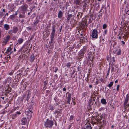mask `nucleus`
Here are the masks:
<instances>
[{
  "label": "nucleus",
  "instance_id": "7c9ffc66",
  "mask_svg": "<svg viewBox=\"0 0 129 129\" xmlns=\"http://www.w3.org/2000/svg\"><path fill=\"white\" fill-rule=\"evenodd\" d=\"M12 89L11 87H8V88L5 90L6 93L8 94L10 92H11V90H12Z\"/></svg>",
  "mask_w": 129,
  "mask_h": 129
},
{
  "label": "nucleus",
  "instance_id": "f03ea898",
  "mask_svg": "<svg viewBox=\"0 0 129 129\" xmlns=\"http://www.w3.org/2000/svg\"><path fill=\"white\" fill-rule=\"evenodd\" d=\"M87 48L86 47H84L83 48L81 49L79 52L78 54V56L77 58L79 60L81 61V58H83L84 57V54L85 53L86 51Z\"/></svg>",
  "mask_w": 129,
  "mask_h": 129
},
{
  "label": "nucleus",
  "instance_id": "6ab92c4d",
  "mask_svg": "<svg viewBox=\"0 0 129 129\" xmlns=\"http://www.w3.org/2000/svg\"><path fill=\"white\" fill-rule=\"evenodd\" d=\"M63 13L61 10L59 11L58 13V17L59 18H61L63 16Z\"/></svg>",
  "mask_w": 129,
  "mask_h": 129
},
{
  "label": "nucleus",
  "instance_id": "e2e57ef3",
  "mask_svg": "<svg viewBox=\"0 0 129 129\" xmlns=\"http://www.w3.org/2000/svg\"><path fill=\"white\" fill-rule=\"evenodd\" d=\"M75 72V71L74 70H73V72L72 73V74H71V77H73L72 75H73L74 73Z\"/></svg>",
  "mask_w": 129,
  "mask_h": 129
},
{
  "label": "nucleus",
  "instance_id": "58836bf2",
  "mask_svg": "<svg viewBox=\"0 0 129 129\" xmlns=\"http://www.w3.org/2000/svg\"><path fill=\"white\" fill-rule=\"evenodd\" d=\"M22 68V67H21V66L20 65V64H18L15 67V70H17L18 69H20Z\"/></svg>",
  "mask_w": 129,
  "mask_h": 129
},
{
  "label": "nucleus",
  "instance_id": "dca6fc26",
  "mask_svg": "<svg viewBox=\"0 0 129 129\" xmlns=\"http://www.w3.org/2000/svg\"><path fill=\"white\" fill-rule=\"evenodd\" d=\"M35 59V56L34 54L32 53L30 56L29 61L30 62L32 63L34 62Z\"/></svg>",
  "mask_w": 129,
  "mask_h": 129
},
{
  "label": "nucleus",
  "instance_id": "2eb2a0df",
  "mask_svg": "<svg viewBox=\"0 0 129 129\" xmlns=\"http://www.w3.org/2000/svg\"><path fill=\"white\" fill-rule=\"evenodd\" d=\"M87 21L86 20L84 21L82 23H81V26L83 28H84L86 27H87L88 26V24H87Z\"/></svg>",
  "mask_w": 129,
  "mask_h": 129
},
{
  "label": "nucleus",
  "instance_id": "9d476101",
  "mask_svg": "<svg viewBox=\"0 0 129 129\" xmlns=\"http://www.w3.org/2000/svg\"><path fill=\"white\" fill-rule=\"evenodd\" d=\"M48 78L46 77L44 80V87L43 89L45 90L47 88V84L48 83Z\"/></svg>",
  "mask_w": 129,
  "mask_h": 129
},
{
  "label": "nucleus",
  "instance_id": "a19ab883",
  "mask_svg": "<svg viewBox=\"0 0 129 129\" xmlns=\"http://www.w3.org/2000/svg\"><path fill=\"white\" fill-rule=\"evenodd\" d=\"M36 20L33 23L36 26H37L38 23L39 22V19H37V18H36Z\"/></svg>",
  "mask_w": 129,
  "mask_h": 129
},
{
  "label": "nucleus",
  "instance_id": "ea45409f",
  "mask_svg": "<svg viewBox=\"0 0 129 129\" xmlns=\"http://www.w3.org/2000/svg\"><path fill=\"white\" fill-rule=\"evenodd\" d=\"M96 120L99 123V122H100V121L102 120V118L101 117V116L99 117H96Z\"/></svg>",
  "mask_w": 129,
  "mask_h": 129
},
{
  "label": "nucleus",
  "instance_id": "4c0bfd02",
  "mask_svg": "<svg viewBox=\"0 0 129 129\" xmlns=\"http://www.w3.org/2000/svg\"><path fill=\"white\" fill-rule=\"evenodd\" d=\"M49 110L53 111L55 109V108L54 107L50 105L49 106Z\"/></svg>",
  "mask_w": 129,
  "mask_h": 129
},
{
  "label": "nucleus",
  "instance_id": "4468645a",
  "mask_svg": "<svg viewBox=\"0 0 129 129\" xmlns=\"http://www.w3.org/2000/svg\"><path fill=\"white\" fill-rule=\"evenodd\" d=\"M10 39V36L9 35H8L6 37V39H4L3 40V42L4 43L5 45H6L7 42Z\"/></svg>",
  "mask_w": 129,
  "mask_h": 129
},
{
  "label": "nucleus",
  "instance_id": "4be33fe9",
  "mask_svg": "<svg viewBox=\"0 0 129 129\" xmlns=\"http://www.w3.org/2000/svg\"><path fill=\"white\" fill-rule=\"evenodd\" d=\"M27 121V119L25 117H24L22 118L21 121L22 123V124H25L26 123Z\"/></svg>",
  "mask_w": 129,
  "mask_h": 129
},
{
  "label": "nucleus",
  "instance_id": "f8f14e48",
  "mask_svg": "<svg viewBox=\"0 0 129 129\" xmlns=\"http://www.w3.org/2000/svg\"><path fill=\"white\" fill-rule=\"evenodd\" d=\"M99 123L101 126L103 127L106 124V120L104 119L103 120V119H102V120H101L100 122H99Z\"/></svg>",
  "mask_w": 129,
  "mask_h": 129
},
{
  "label": "nucleus",
  "instance_id": "c9c22d12",
  "mask_svg": "<svg viewBox=\"0 0 129 129\" xmlns=\"http://www.w3.org/2000/svg\"><path fill=\"white\" fill-rule=\"evenodd\" d=\"M17 14L18 13L17 12H16L15 14H14L11 15L10 16L11 18L12 19H14V18L15 17V15H17Z\"/></svg>",
  "mask_w": 129,
  "mask_h": 129
},
{
  "label": "nucleus",
  "instance_id": "1a4fd4ad",
  "mask_svg": "<svg viewBox=\"0 0 129 129\" xmlns=\"http://www.w3.org/2000/svg\"><path fill=\"white\" fill-rule=\"evenodd\" d=\"M129 101V94H127L126 96V98H125V101L124 103V106H127L129 107V102L127 104L128 102Z\"/></svg>",
  "mask_w": 129,
  "mask_h": 129
},
{
  "label": "nucleus",
  "instance_id": "a878e982",
  "mask_svg": "<svg viewBox=\"0 0 129 129\" xmlns=\"http://www.w3.org/2000/svg\"><path fill=\"white\" fill-rule=\"evenodd\" d=\"M73 63L72 62H68L66 64L65 66L66 67L68 68H70L71 66V65Z\"/></svg>",
  "mask_w": 129,
  "mask_h": 129
},
{
  "label": "nucleus",
  "instance_id": "0e129e2a",
  "mask_svg": "<svg viewBox=\"0 0 129 129\" xmlns=\"http://www.w3.org/2000/svg\"><path fill=\"white\" fill-rule=\"evenodd\" d=\"M27 73L26 71H24V73H23V76H25V75H26L27 74Z\"/></svg>",
  "mask_w": 129,
  "mask_h": 129
},
{
  "label": "nucleus",
  "instance_id": "aec40b11",
  "mask_svg": "<svg viewBox=\"0 0 129 129\" xmlns=\"http://www.w3.org/2000/svg\"><path fill=\"white\" fill-rule=\"evenodd\" d=\"M84 36L80 37V40H82L83 41H86L87 40V37L84 35Z\"/></svg>",
  "mask_w": 129,
  "mask_h": 129
},
{
  "label": "nucleus",
  "instance_id": "c756f323",
  "mask_svg": "<svg viewBox=\"0 0 129 129\" xmlns=\"http://www.w3.org/2000/svg\"><path fill=\"white\" fill-rule=\"evenodd\" d=\"M101 102L104 105H106L107 103L106 99H103L101 100Z\"/></svg>",
  "mask_w": 129,
  "mask_h": 129
},
{
  "label": "nucleus",
  "instance_id": "de8ad7c7",
  "mask_svg": "<svg viewBox=\"0 0 129 129\" xmlns=\"http://www.w3.org/2000/svg\"><path fill=\"white\" fill-rule=\"evenodd\" d=\"M107 27V25L106 24H104L103 25V29H106Z\"/></svg>",
  "mask_w": 129,
  "mask_h": 129
},
{
  "label": "nucleus",
  "instance_id": "49530a36",
  "mask_svg": "<svg viewBox=\"0 0 129 129\" xmlns=\"http://www.w3.org/2000/svg\"><path fill=\"white\" fill-rule=\"evenodd\" d=\"M113 82H112H112H111L110 83H109L108 85V87H111L113 85Z\"/></svg>",
  "mask_w": 129,
  "mask_h": 129
},
{
  "label": "nucleus",
  "instance_id": "a18cd8bd",
  "mask_svg": "<svg viewBox=\"0 0 129 129\" xmlns=\"http://www.w3.org/2000/svg\"><path fill=\"white\" fill-rule=\"evenodd\" d=\"M54 100L56 102H58L59 100L57 96H56L54 98Z\"/></svg>",
  "mask_w": 129,
  "mask_h": 129
},
{
  "label": "nucleus",
  "instance_id": "09e8293b",
  "mask_svg": "<svg viewBox=\"0 0 129 129\" xmlns=\"http://www.w3.org/2000/svg\"><path fill=\"white\" fill-rule=\"evenodd\" d=\"M31 94V93L30 92V91H28V94L27 95V97H29L30 98V96Z\"/></svg>",
  "mask_w": 129,
  "mask_h": 129
},
{
  "label": "nucleus",
  "instance_id": "e433bc0d",
  "mask_svg": "<svg viewBox=\"0 0 129 129\" xmlns=\"http://www.w3.org/2000/svg\"><path fill=\"white\" fill-rule=\"evenodd\" d=\"M94 59H92L91 60H88V62H89V64H90V65L92 64L93 66V62L94 61Z\"/></svg>",
  "mask_w": 129,
  "mask_h": 129
},
{
  "label": "nucleus",
  "instance_id": "6e6d98bb",
  "mask_svg": "<svg viewBox=\"0 0 129 129\" xmlns=\"http://www.w3.org/2000/svg\"><path fill=\"white\" fill-rule=\"evenodd\" d=\"M111 72H112L114 71V68L113 66H112L111 67Z\"/></svg>",
  "mask_w": 129,
  "mask_h": 129
},
{
  "label": "nucleus",
  "instance_id": "39448f33",
  "mask_svg": "<svg viewBox=\"0 0 129 129\" xmlns=\"http://www.w3.org/2000/svg\"><path fill=\"white\" fill-rule=\"evenodd\" d=\"M91 36L93 39H96L98 38V31L96 29H94L92 30Z\"/></svg>",
  "mask_w": 129,
  "mask_h": 129
},
{
  "label": "nucleus",
  "instance_id": "8fccbe9b",
  "mask_svg": "<svg viewBox=\"0 0 129 129\" xmlns=\"http://www.w3.org/2000/svg\"><path fill=\"white\" fill-rule=\"evenodd\" d=\"M21 114V113L20 112H16L13 115V116L14 117H16V116L17 114Z\"/></svg>",
  "mask_w": 129,
  "mask_h": 129
},
{
  "label": "nucleus",
  "instance_id": "ddd939ff",
  "mask_svg": "<svg viewBox=\"0 0 129 129\" xmlns=\"http://www.w3.org/2000/svg\"><path fill=\"white\" fill-rule=\"evenodd\" d=\"M113 53L114 54L116 53L117 55H120L121 54V50L119 49H115L114 50Z\"/></svg>",
  "mask_w": 129,
  "mask_h": 129
},
{
  "label": "nucleus",
  "instance_id": "864d4df0",
  "mask_svg": "<svg viewBox=\"0 0 129 129\" xmlns=\"http://www.w3.org/2000/svg\"><path fill=\"white\" fill-rule=\"evenodd\" d=\"M67 103H68L69 104H70V102L71 101V98H67Z\"/></svg>",
  "mask_w": 129,
  "mask_h": 129
},
{
  "label": "nucleus",
  "instance_id": "5701e85b",
  "mask_svg": "<svg viewBox=\"0 0 129 129\" xmlns=\"http://www.w3.org/2000/svg\"><path fill=\"white\" fill-rule=\"evenodd\" d=\"M62 111H61V110L60 109L59 111H58L57 110H55V111L54 112V114H55L56 113L57 114V116L59 114H61V113Z\"/></svg>",
  "mask_w": 129,
  "mask_h": 129
},
{
  "label": "nucleus",
  "instance_id": "72a5a7b5",
  "mask_svg": "<svg viewBox=\"0 0 129 129\" xmlns=\"http://www.w3.org/2000/svg\"><path fill=\"white\" fill-rule=\"evenodd\" d=\"M81 46V43H79V44H78L75 47V49H76V52L77 51V50L80 48Z\"/></svg>",
  "mask_w": 129,
  "mask_h": 129
},
{
  "label": "nucleus",
  "instance_id": "bb28decb",
  "mask_svg": "<svg viewBox=\"0 0 129 129\" xmlns=\"http://www.w3.org/2000/svg\"><path fill=\"white\" fill-rule=\"evenodd\" d=\"M4 28L6 30H8L10 28V26L8 24H5L4 25Z\"/></svg>",
  "mask_w": 129,
  "mask_h": 129
},
{
  "label": "nucleus",
  "instance_id": "393cba45",
  "mask_svg": "<svg viewBox=\"0 0 129 129\" xmlns=\"http://www.w3.org/2000/svg\"><path fill=\"white\" fill-rule=\"evenodd\" d=\"M68 15L67 17V21H69L70 20L71 18H72L73 15L72 14H69V13H68Z\"/></svg>",
  "mask_w": 129,
  "mask_h": 129
},
{
  "label": "nucleus",
  "instance_id": "13d9d810",
  "mask_svg": "<svg viewBox=\"0 0 129 129\" xmlns=\"http://www.w3.org/2000/svg\"><path fill=\"white\" fill-rule=\"evenodd\" d=\"M14 72V71H12L11 72L9 73V75H12L13 74Z\"/></svg>",
  "mask_w": 129,
  "mask_h": 129
},
{
  "label": "nucleus",
  "instance_id": "7ed1b4c3",
  "mask_svg": "<svg viewBox=\"0 0 129 129\" xmlns=\"http://www.w3.org/2000/svg\"><path fill=\"white\" fill-rule=\"evenodd\" d=\"M54 124V122L52 120H50L47 119L46 121L45 122L44 125L46 127L51 128Z\"/></svg>",
  "mask_w": 129,
  "mask_h": 129
},
{
  "label": "nucleus",
  "instance_id": "f3484780",
  "mask_svg": "<svg viewBox=\"0 0 129 129\" xmlns=\"http://www.w3.org/2000/svg\"><path fill=\"white\" fill-rule=\"evenodd\" d=\"M93 102L92 101V99H91L90 100H89L88 102V107L91 108V106H92L93 105Z\"/></svg>",
  "mask_w": 129,
  "mask_h": 129
},
{
  "label": "nucleus",
  "instance_id": "338daca9",
  "mask_svg": "<svg viewBox=\"0 0 129 129\" xmlns=\"http://www.w3.org/2000/svg\"><path fill=\"white\" fill-rule=\"evenodd\" d=\"M112 61L113 62H115V60L114 59V57H113L112 58Z\"/></svg>",
  "mask_w": 129,
  "mask_h": 129
},
{
  "label": "nucleus",
  "instance_id": "6e6552de",
  "mask_svg": "<svg viewBox=\"0 0 129 129\" xmlns=\"http://www.w3.org/2000/svg\"><path fill=\"white\" fill-rule=\"evenodd\" d=\"M28 6L27 4H25L20 7V8L21 11L23 12H25V13L27 11Z\"/></svg>",
  "mask_w": 129,
  "mask_h": 129
},
{
  "label": "nucleus",
  "instance_id": "052dcab7",
  "mask_svg": "<svg viewBox=\"0 0 129 129\" xmlns=\"http://www.w3.org/2000/svg\"><path fill=\"white\" fill-rule=\"evenodd\" d=\"M117 43L116 42H113V46L114 47V46L116 45Z\"/></svg>",
  "mask_w": 129,
  "mask_h": 129
},
{
  "label": "nucleus",
  "instance_id": "4d7b16f0",
  "mask_svg": "<svg viewBox=\"0 0 129 129\" xmlns=\"http://www.w3.org/2000/svg\"><path fill=\"white\" fill-rule=\"evenodd\" d=\"M16 39V37L14 36L13 37V38H12V40H15Z\"/></svg>",
  "mask_w": 129,
  "mask_h": 129
},
{
  "label": "nucleus",
  "instance_id": "c85d7f7f",
  "mask_svg": "<svg viewBox=\"0 0 129 129\" xmlns=\"http://www.w3.org/2000/svg\"><path fill=\"white\" fill-rule=\"evenodd\" d=\"M92 55H88V60H91L92 59H94V56L95 54H94L93 56H92Z\"/></svg>",
  "mask_w": 129,
  "mask_h": 129
},
{
  "label": "nucleus",
  "instance_id": "69168bd1",
  "mask_svg": "<svg viewBox=\"0 0 129 129\" xmlns=\"http://www.w3.org/2000/svg\"><path fill=\"white\" fill-rule=\"evenodd\" d=\"M29 70V69L28 68L25 70V71H26L27 72H28Z\"/></svg>",
  "mask_w": 129,
  "mask_h": 129
},
{
  "label": "nucleus",
  "instance_id": "a211bd4d",
  "mask_svg": "<svg viewBox=\"0 0 129 129\" xmlns=\"http://www.w3.org/2000/svg\"><path fill=\"white\" fill-rule=\"evenodd\" d=\"M83 14V13L79 12L77 15V17H76V18H78L79 19H80V18H82V16Z\"/></svg>",
  "mask_w": 129,
  "mask_h": 129
},
{
  "label": "nucleus",
  "instance_id": "f704fd0d",
  "mask_svg": "<svg viewBox=\"0 0 129 129\" xmlns=\"http://www.w3.org/2000/svg\"><path fill=\"white\" fill-rule=\"evenodd\" d=\"M23 39L21 38H19L18 39V42L19 43V44H21L23 41Z\"/></svg>",
  "mask_w": 129,
  "mask_h": 129
},
{
  "label": "nucleus",
  "instance_id": "cd10ccee",
  "mask_svg": "<svg viewBox=\"0 0 129 129\" xmlns=\"http://www.w3.org/2000/svg\"><path fill=\"white\" fill-rule=\"evenodd\" d=\"M100 116L102 118V119H103L106 120L107 116L106 115L105 113H103Z\"/></svg>",
  "mask_w": 129,
  "mask_h": 129
},
{
  "label": "nucleus",
  "instance_id": "2f4dec72",
  "mask_svg": "<svg viewBox=\"0 0 129 129\" xmlns=\"http://www.w3.org/2000/svg\"><path fill=\"white\" fill-rule=\"evenodd\" d=\"M75 116L73 115H71L70 116L69 119V121L70 122L74 120V119H75Z\"/></svg>",
  "mask_w": 129,
  "mask_h": 129
},
{
  "label": "nucleus",
  "instance_id": "423d86ee",
  "mask_svg": "<svg viewBox=\"0 0 129 129\" xmlns=\"http://www.w3.org/2000/svg\"><path fill=\"white\" fill-rule=\"evenodd\" d=\"M32 109H30L28 107V108L25 111V114L27 115V118L28 119H30L32 117V114L33 112L32 110Z\"/></svg>",
  "mask_w": 129,
  "mask_h": 129
},
{
  "label": "nucleus",
  "instance_id": "680f3d73",
  "mask_svg": "<svg viewBox=\"0 0 129 129\" xmlns=\"http://www.w3.org/2000/svg\"><path fill=\"white\" fill-rule=\"evenodd\" d=\"M119 86H119V85H117V88H116L117 90L118 91L119 90Z\"/></svg>",
  "mask_w": 129,
  "mask_h": 129
},
{
  "label": "nucleus",
  "instance_id": "473e14b6",
  "mask_svg": "<svg viewBox=\"0 0 129 129\" xmlns=\"http://www.w3.org/2000/svg\"><path fill=\"white\" fill-rule=\"evenodd\" d=\"M95 50L94 49H91L89 50L88 51L92 54V56H93L94 54H95V52L94 51H95Z\"/></svg>",
  "mask_w": 129,
  "mask_h": 129
},
{
  "label": "nucleus",
  "instance_id": "603ef678",
  "mask_svg": "<svg viewBox=\"0 0 129 129\" xmlns=\"http://www.w3.org/2000/svg\"><path fill=\"white\" fill-rule=\"evenodd\" d=\"M35 35V34H33V35H32L31 36V37H30V41H31L32 39L34 38V36Z\"/></svg>",
  "mask_w": 129,
  "mask_h": 129
},
{
  "label": "nucleus",
  "instance_id": "0eeeda50",
  "mask_svg": "<svg viewBox=\"0 0 129 129\" xmlns=\"http://www.w3.org/2000/svg\"><path fill=\"white\" fill-rule=\"evenodd\" d=\"M18 28L16 26H14L13 27L12 30L10 29L8 31V34L11 35L12 34H16L18 31Z\"/></svg>",
  "mask_w": 129,
  "mask_h": 129
},
{
  "label": "nucleus",
  "instance_id": "3c124183",
  "mask_svg": "<svg viewBox=\"0 0 129 129\" xmlns=\"http://www.w3.org/2000/svg\"><path fill=\"white\" fill-rule=\"evenodd\" d=\"M68 94V96L67 97V98H71V94L70 93H69V92H67V94Z\"/></svg>",
  "mask_w": 129,
  "mask_h": 129
},
{
  "label": "nucleus",
  "instance_id": "f257e3e1",
  "mask_svg": "<svg viewBox=\"0 0 129 129\" xmlns=\"http://www.w3.org/2000/svg\"><path fill=\"white\" fill-rule=\"evenodd\" d=\"M56 25L53 23L52 25V31L51 33L50 36L51 41H50L49 43H50V46L51 44V43H53L54 40V36L56 31Z\"/></svg>",
  "mask_w": 129,
  "mask_h": 129
},
{
  "label": "nucleus",
  "instance_id": "412c9836",
  "mask_svg": "<svg viewBox=\"0 0 129 129\" xmlns=\"http://www.w3.org/2000/svg\"><path fill=\"white\" fill-rule=\"evenodd\" d=\"M81 0H75L74 1V3L76 5H79L81 4Z\"/></svg>",
  "mask_w": 129,
  "mask_h": 129
},
{
  "label": "nucleus",
  "instance_id": "bf43d9fd",
  "mask_svg": "<svg viewBox=\"0 0 129 129\" xmlns=\"http://www.w3.org/2000/svg\"><path fill=\"white\" fill-rule=\"evenodd\" d=\"M26 29L28 31H29V30H31V28L29 27H26Z\"/></svg>",
  "mask_w": 129,
  "mask_h": 129
},
{
  "label": "nucleus",
  "instance_id": "20e7f679",
  "mask_svg": "<svg viewBox=\"0 0 129 129\" xmlns=\"http://www.w3.org/2000/svg\"><path fill=\"white\" fill-rule=\"evenodd\" d=\"M24 67H23L17 71V78H20L21 77H22L23 76V72L24 70Z\"/></svg>",
  "mask_w": 129,
  "mask_h": 129
},
{
  "label": "nucleus",
  "instance_id": "c03bdc74",
  "mask_svg": "<svg viewBox=\"0 0 129 129\" xmlns=\"http://www.w3.org/2000/svg\"><path fill=\"white\" fill-rule=\"evenodd\" d=\"M25 12H23L22 14L20 15L19 17L21 18H24L25 17Z\"/></svg>",
  "mask_w": 129,
  "mask_h": 129
},
{
  "label": "nucleus",
  "instance_id": "b1692460",
  "mask_svg": "<svg viewBox=\"0 0 129 129\" xmlns=\"http://www.w3.org/2000/svg\"><path fill=\"white\" fill-rule=\"evenodd\" d=\"M36 104L35 103H30V105L29 106V108L30 109H33V107L35 106Z\"/></svg>",
  "mask_w": 129,
  "mask_h": 129
},
{
  "label": "nucleus",
  "instance_id": "774afa93",
  "mask_svg": "<svg viewBox=\"0 0 129 129\" xmlns=\"http://www.w3.org/2000/svg\"><path fill=\"white\" fill-rule=\"evenodd\" d=\"M126 13L129 15V10H127L126 12Z\"/></svg>",
  "mask_w": 129,
  "mask_h": 129
},
{
  "label": "nucleus",
  "instance_id": "79ce46f5",
  "mask_svg": "<svg viewBox=\"0 0 129 129\" xmlns=\"http://www.w3.org/2000/svg\"><path fill=\"white\" fill-rule=\"evenodd\" d=\"M72 45H73V46L72 47H70V48L71 49H73L75 48V44H73L72 43H70L69 46H72Z\"/></svg>",
  "mask_w": 129,
  "mask_h": 129
},
{
  "label": "nucleus",
  "instance_id": "37998d69",
  "mask_svg": "<svg viewBox=\"0 0 129 129\" xmlns=\"http://www.w3.org/2000/svg\"><path fill=\"white\" fill-rule=\"evenodd\" d=\"M11 50L12 48H11V47H9L6 50V53L8 54L9 52L11 51Z\"/></svg>",
  "mask_w": 129,
  "mask_h": 129
},
{
  "label": "nucleus",
  "instance_id": "5fc2aeb1",
  "mask_svg": "<svg viewBox=\"0 0 129 129\" xmlns=\"http://www.w3.org/2000/svg\"><path fill=\"white\" fill-rule=\"evenodd\" d=\"M107 29L105 30L104 31V34H103V35L105 36V35H106L107 34Z\"/></svg>",
  "mask_w": 129,
  "mask_h": 129
},
{
  "label": "nucleus",
  "instance_id": "9b49d317",
  "mask_svg": "<svg viewBox=\"0 0 129 129\" xmlns=\"http://www.w3.org/2000/svg\"><path fill=\"white\" fill-rule=\"evenodd\" d=\"M92 127H91V125L89 123L87 124H85L84 126V128L83 129H92Z\"/></svg>",
  "mask_w": 129,
  "mask_h": 129
}]
</instances>
